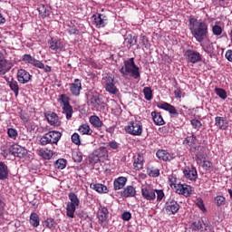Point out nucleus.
<instances>
[{
    "instance_id": "1",
    "label": "nucleus",
    "mask_w": 232,
    "mask_h": 232,
    "mask_svg": "<svg viewBox=\"0 0 232 232\" xmlns=\"http://www.w3.org/2000/svg\"><path fill=\"white\" fill-rule=\"evenodd\" d=\"M189 30L192 34V37H194L198 43H202L204 39L208 37V23L206 21L190 18Z\"/></svg>"
},
{
    "instance_id": "2",
    "label": "nucleus",
    "mask_w": 232,
    "mask_h": 232,
    "mask_svg": "<svg viewBox=\"0 0 232 232\" xmlns=\"http://www.w3.org/2000/svg\"><path fill=\"white\" fill-rule=\"evenodd\" d=\"M123 66L120 69V72L123 77H133V79H139L140 77V72H139V66L135 64L133 58H130L127 61H124Z\"/></svg>"
},
{
    "instance_id": "3",
    "label": "nucleus",
    "mask_w": 232,
    "mask_h": 232,
    "mask_svg": "<svg viewBox=\"0 0 232 232\" xmlns=\"http://www.w3.org/2000/svg\"><path fill=\"white\" fill-rule=\"evenodd\" d=\"M141 195L145 200L153 202L157 199V202H162V199L166 197L164 190L153 188L151 187H143L141 188Z\"/></svg>"
},
{
    "instance_id": "4",
    "label": "nucleus",
    "mask_w": 232,
    "mask_h": 232,
    "mask_svg": "<svg viewBox=\"0 0 232 232\" xmlns=\"http://www.w3.org/2000/svg\"><path fill=\"white\" fill-rule=\"evenodd\" d=\"M61 137H63V134L58 130H50L40 139V142L42 146H46V144H57V142L61 140Z\"/></svg>"
},
{
    "instance_id": "5",
    "label": "nucleus",
    "mask_w": 232,
    "mask_h": 232,
    "mask_svg": "<svg viewBox=\"0 0 232 232\" xmlns=\"http://www.w3.org/2000/svg\"><path fill=\"white\" fill-rule=\"evenodd\" d=\"M58 102H60L63 113L66 115V120L70 121L73 115V108L70 105V98L66 94H61L58 98Z\"/></svg>"
},
{
    "instance_id": "6",
    "label": "nucleus",
    "mask_w": 232,
    "mask_h": 232,
    "mask_svg": "<svg viewBox=\"0 0 232 232\" xmlns=\"http://www.w3.org/2000/svg\"><path fill=\"white\" fill-rule=\"evenodd\" d=\"M22 60L24 63H27L28 64H33V66H34L35 68L44 70V72H45V73H50V72H52V67H50V65H44V63H43V62L36 60L30 54H24L22 57Z\"/></svg>"
},
{
    "instance_id": "7",
    "label": "nucleus",
    "mask_w": 232,
    "mask_h": 232,
    "mask_svg": "<svg viewBox=\"0 0 232 232\" xmlns=\"http://www.w3.org/2000/svg\"><path fill=\"white\" fill-rule=\"evenodd\" d=\"M102 84L103 88H105L106 92L111 93V95H116L119 92L117 86H115V78L111 75H105L102 80Z\"/></svg>"
},
{
    "instance_id": "8",
    "label": "nucleus",
    "mask_w": 232,
    "mask_h": 232,
    "mask_svg": "<svg viewBox=\"0 0 232 232\" xmlns=\"http://www.w3.org/2000/svg\"><path fill=\"white\" fill-rule=\"evenodd\" d=\"M102 84L103 88H105L106 92L111 93V95H116L119 92L117 86H115V78L111 75H105L102 80Z\"/></svg>"
},
{
    "instance_id": "9",
    "label": "nucleus",
    "mask_w": 232,
    "mask_h": 232,
    "mask_svg": "<svg viewBox=\"0 0 232 232\" xmlns=\"http://www.w3.org/2000/svg\"><path fill=\"white\" fill-rule=\"evenodd\" d=\"M102 84L103 88H105L106 92L111 93V95H116L119 92L117 86H115V78L111 75H105L102 80Z\"/></svg>"
},
{
    "instance_id": "10",
    "label": "nucleus",
    "mask_w": 232,
    "mask_h": 232,
    "mask_svg": "<svg viewBox=\"0 0 232 232\" xmlns=\"http://www.w3.org/2000/svg\"><path fill=\"white\" fill-rule=\"evenodd\" d=\"M127 133L130 135H142V123L140 121H130L126 127Z\"/></svg>"
},
{
    "instance_id": "11",
    "label": "nucleus",
    "mask_w": 232,
    "mask_h": 232,
    "mask_svg": "<svg viewBox=\"0 0 232 232\" xmlns=\"http://www.w3.org/2000/svg\"><path fill=\"white\" fill-rule=\"evenodd\" d=\"M179 209H180V205L175 199L169 198L165 203L164 211L167 215H175L179 212Z\"/></svg>"
},
{
    "instance_id": "12",
    "label": "nucleus",
    "mask_w": 232,
    "mask_h": 232,
    "mask_svg": "<svg viewBox=\"0 0 232 232\" xmlns=\"http://www.w3.org/2000/svg\"><path fill=\"white\" fill-rule=\"evenodd\" d=\"M183 174L185 179L190 180V182H196L197 179H198V174L195 167H186L183 169Z\"/></svg>"
},
{
    "instance_id": "13",
    "label": "nucleus",
    "mask_w": 232,
    "mask_h": 232,
    "mask_svg": "<svg viewBox=\"0 0 232 232\" xmlns=\"http://www.w3.org/2000/svg\"><path fill=\"white\" fill-rule=\"evenodd\" d=\"M157 107L160 108V110H165V111H169L170 117H179V111L175 108V106L166 102H158Z\"/></svg>"
},
{
    "instance_id": "14",
    "label": "nucleus",
    "mask_w": 232,
    "mask_h": 232,
    "mask_svg": "<svg viewBox=\"0 0 232 232\" xmlns=\"http://www.w3.org/2000/svg\"><path fill=\"white\" fill-rule=\"evenodd\" d=\"M185 56L187 61H188V63H192L193 64H195V63H200V61H202V55L200 54V53L195 50H188L185 53Z\"/></svg>"
},
{
    "instance_id": "15",
    "label": "nucleus",
    "mask_w": 232,
    "mask_h": 232,
    "mask_svg": "<svg viewBox=\"0 0 232 232\" xmlns=\"http://www.w3.org/2000/svg\"><path fill=\"white\" fill-rule=\"evenodd\" d=\"M176 193L178 195H183L184 197H189L193 193L191 186L179 183L175 186Z\"/></svg>"
},
{
    "instance_id": "16",
    "label": "nucleus",
    "mask_w": 232,
    "mask_h": 232,
    "mask_svg": "<svg viewBox=\"0 0 232 232\" xmlns=\"http://www.w3.org/2000/svg\"><path fill=\"white\" fill-rule=\"evenodd\" d=\"M17 81L20 84H27L32 81V74L24 69H20L17 72Z\"/></svg>"
},
{
    "instance_id": "17",
    "label": "nucleus",
    "mask_w": 232,
    "mask_h": 232,
    "mask_svg": "<svg viewBox=\"0 0 232 232\" xmlns=\"http://www.w3.org/2000/svg\"><path fill=\"white\" fill-rule=\"evenodd\" d=\"M49 48L53 52H63L64 49V43L57 38H51L48 41Z\"/></svg>"
},
{
    "instance_id": "18",
    "label": "nucleus",
    "mask_w": 232,
    "mask_h": 232,
    "mask_svg": "<svg viewBox=\"0 0 232 232\" xmlns=\"http://www.w3.org/2000/svg\"><path fill=\"white\" fill-rule=\"evenodd\" d=\"M81 90H82V83L81 80L75 79L72 83L70 84V92L74 97L81 95Z\"/></svg>"
},
{
    "instance_id": "19",
    "label": "nucleus",
    "mask_w": 232,
    "mask_h": 232,
    "mask_svg": "<svg viewBox=\"0 0 232 232\" xmlns=\"http://www.w3.org/2000/svg\"><path fill=\"white\" fill-rule=\"evenodd\" d=\"M45 118L51 126H61V121H59V116L55 112H46Z\"/></svg>"
},
{
    "instance_id": "20",
    "label": "nucleus",
    "mask_w": 232,
    "mask_h": 232,
    "mask_svg": "<svg viewBox=\"0 0 232 232\" xmlns=\"http://www.w3.org/2000/svg\"><path fill=\"white\" fill-rule=\"evenodd\" d=\"M93 24H95V26L97 28H104L106 26V16L104 14H93Z\"/></svg>"
},
{
    "instance_id": "21",
    "label": "nucleus",
    "mask_w": 232,
    "mask_h": 232,
    "mask_svg": "<svg viewBox=\"0 0 232 232\" xmlns=\"http://www.w3.org/2000/svg\"><path fill=\"white\" fill-rule=\"evenodd\" d=\"M14 67V63L7 60H0V75L6 73V72H10Z\"/></svg>"
},
{
    "instance_id": "22",
    "label": "nucleus",
    "mask_w": 232,
    "mask_h": 232,
    "mask_svg": "<svg viewBox=\"0 0 232 232\" xmlns=\"http://www.w3.org/2000/svg\"><path fill=\"white\" fill-rule=\"evenodd\" d=\"M156 156L158 159H160V160H164L165 162H168V160H173V159H175L173 154H169L164 150H158Z\"/></svg>"
},
{
    "instance_id": "23",
    "label": "nucleus",
    "mask_w": 232,
    "mask_h": 232,
    "mask_svg": "<svg viewBox=\"0 0 232 232\" xmlns=\"http://www.w3.org/2000/svg\"><path fill=\"white\" fill-rule=\"evenodd\" d=\"M126 182H128V178L126 177H119L115 179L113 181L114 190L119 191V189H122V188L126 186Z\"/></svg>"
},
{
    "instance_id": "24",
    "label": "nucleus",
    "mask_w": 232,
    "mask_h": 232,
    "mask_svg": "<svg viewBox=\"0 0 232 232\" xmlns=\"http://www.w3.org/2000/svg\"><path fill=\"white\" fill-rule=\"evenodd\" d=\"M37 155L44 159V160H50L53 157V151L48 149H40L37 150Z\"/></svg>"
},
{
    "instance_id": "25",
    "label": "nucleus",
    "mask_w": 232,
    "mask_h": 232,
    "mask_svg": "<svg viewBox=\"0 0 232 232\" xmlns=\"http://www.w3.org/2000/svg\"><path fill=\"white\" fill-rule=\"evenodd\" d=\"M134 169L136 171H140L144 168V157L138 155L134 158L133 162Z\"/></svg>"
},
{
    "instance_id": "26",
    "label": "nucleus",
    "mask_w": 232,
    "mask_h": 232,
    "mask_svg": "<svg viewBox=\"0 0 232 232\" xmlns=\"http://www.w3.org/2000/svg\"><path fill=\"white\" fill-rule=\"evenodd\" d=\"M215 124L218 130H227V120L224 117H216L215 118Z\"/></svg>"
},
{
    "instance_id": "27",
    "label": "nucleus",
    "mask_w": 232,
    "mask_h": 232,
    "mask_svg": "<svg viewBox=\"0 0 232 232\" xmlns=\"http://www.w3.org/2000/svg\"><path fill=\"white\" fill-rule=\"evenodd\" d=\"M136 193L137 191L133 186H128L121 192V196L128 198L130 197H135Z\"/></svg>"
},
{
    "instance_id": "28",
    "label": "nucleus",
    "mask_w": 232,
    "mask_h": 232,
    "mask_svg": "<svg viewBox=\"0 0 232 232\" xmlns=\"http://www.w3.org/2000/svg\"><path fill=\"white\" fill-rule=\"evenodd\" d=\"M23 151H24V150L17 144L12 145L9 148V152L11 155H14V157H21L23 155Z\"/></svg>"
},
{
    "instance_id": "29",
    "label": "nucleus",
    "mask_w": 232,
    "mask_h": 232,
    "mask_svg": "<svg viewBox=\"0 0 232 232\" xmlns=\"http://www.w3.org/2000/svg\"><path fill=\"white\" fill-rule=\"evenodd\" d=\"M108 215H109V212L107 208L103 207L100 208L98 210V215H97L98 220L102 223L106 222V220H108Z\"/></svg>"
},
{
    "instance_id": "30",
    "label": "nucleus",
    "mask_w": 232,
    "mask_h": 232,
    "mask_svg": "<svg viewBox=\"0 0 232 232\" xmlns=\"http://www.w3.org/2000/svg\"><path fill=\"white\" fill-rule=\"evenodd\" d=\"M89 122H91L92 126L97 130H99V128H102V121H101V118L97 115L91 116L89 118Z\"/></svg>"
},
{
    "instance_id": "31",
    "label": "nucleus",
    "mask_w": 232,
    "mask_h": 232,
    "mask_svg": "<svg viewBox=\"0 0 232 232\" xmlns=\"http://www.w3.org/2000/svg\"><path fill=\"white\" fill-rule=\"evenodd\" d=\"M151 117L153 119V121L157 124V126H163V124H165L164 119L162 118L160 112L152 111Z\"/></svg>"
},
{
    "instance_id": "32",
    "label": "nucleus",
    "mask_w": 232,
    "mask_h": 232,
    "mask_svg": "<svg viewBox=\"0 0 232 232\" xmlns=\"http://www.w3.org/2000/svg\"><path fill=\"white\" fill-rule=\"evenodd\" d=\"M201 46L204 52H206V53H208L209 55H211V53L215 52V46L213 45V43H211V41L209 40L201 44Z\"/></svg>"
},
{
    "instance_id": "33",
    "label": "nucleus",
    "mask_w": 232,
    "mask_h": 232,
    "mask_svg": "<svg viewBox=\"0 0 232 232\" xmlns=\"http://www.w3.org/2000/svg\"><path fill=\"white\" fill-rule=\"evenodd\" d=\"M29 222L33 227H39V225L41 224V219L39 218V215L37 213L33 212L30 215Z\"/></svg>"
},
{
    "instance_id": "34",
    "label": "nucleus",
    "mask_w": 232,
    "mask_h": 232,
    "mask_svg": "<svg viewBox=\"0 0 232 232\" xmlns=\"http://www.w3.org/2000/svg\"><path fill=\"white\" fill-rule=\"evenodd\" d=\"M5 179H8V166L0 162V180H5Z\"/></svg>"
},
{
    "instance_id": "35",
    "label": "nucleus",
    "mask_w": 232,
    "mask_h": 232,
    "mask_svg": "<svg viewBox=\"0 0 232 232\" xmlns=\"http://www.w3.org/2000/svg\"><path fill=\"white\" fill-rule=\"evenodd\" d=\"M78 130L82 135H93V130L87 123L81 125Z\"/></svg>"
},
{
    "instance_id": "36",
    "label": "nucleus",
    "mask_w": 232,
    "mask_h": 232,
    "mask_svg": "<svg viewBox=\"0 0 232 232\" xmlns=\"http://www.w3.org/2000/svg\"><path fill=\"white\" fill-rule=\"evenodd\" d=\"M91 188H92V189H95V191H97L98 193H108V187H106V185H102L100 183L91 184Z\"/></svg>"
},
{
    "instance_id": "37",
    "label": "nucleus",
    "mask_w": 232,
    "mask_h": 232,
    "mask_svg": "<svg viewBox=\"0 0 232 232\" xmlns=\"http://www.w3.org/2000/svg\"><path fill=\"white\" fill-rule=\"evenodd\" d=\"M68 197H69V200H71V202H69L68 204L76 206V208L81 204V200H79V198L74 192H70Z\"/></svg>"
},
{
    "instance_id": "38",
    "label": "nucleus",
    "mask_w": 232,
    "mask_h": 232,
    "mask_svg": "<svg viewBox=\"0 0 232 232\" xmlns=\"http://www.w3.org/2000/svg\"><path fill=\"white\" fill-rule=\"evenodd\" d=\"M101 97H99V93H94L91 98V104L93 108H100L101 107Z\"/></svg>"
},
{
    "instance_id": "39",
    "label": "nucleus",
    "mask_w": 232,
    "mask_h": 232,
    "mask_svg": "<svg viewBox=\"0 0 232 232\" xmlns=\"http://www.w3.org/2000/svg\"><path fill=\"white\" fill-rule=\"evenodd\" d=\"M75 209H77V207L75 205H71L70 203H67L66 215L67 217H69V218H73L75 217Z\"/></svg>"
},
{
    "instance_id": "40",
    "label": "nucleus",
    "mask_w": 232,
    "mask_h": 232,
    "mask_svg": "<svg viewBox=\"0 0 232 232\" xmlns=\"http://www.w3.org/2000/svg\"><path fill=\"white\" fill-rule=\"evenodd\" d=\"M9 88L14 92L15 97L19 95V83L15 80H12L9 84Z\"/></svg>"
},
{
    "instance_id": "41",
    "label": "nucleus",
    "mask_w": 232,
    "mask_h": 232,
    "mask_svg": "<svg viewBox=\"0 0 232 232\" xmlns=\"http://www.w3.org/2000/svg\"><path fill=\"white\" fill-rule=\"evenodd\" d=\"M191 227L194 231H200V229L204 227V220H202V218H198L192 223Z\"/></svg>"
},
{
    "instance_id": "42",
    "label": "nucleus",
    "mask_w": 232,
    "mask_h": 232,
    "mask_svg": "<svg viewBox=\"0 0 232 232\" xmlns=\"http://www.w3.org/2000/svg\"><path fill=\"white\" fill-rule=\"evenodd\" d=\"M143 93L146 101H151L153 99V91L150 87H145L143 89Z\"/></svg>"
},
{
    "instance_id": "43",
    "label": "nucleus",
    "mask_w": 232,
    "mask_h": 232,
    "mask_svg": "<svg viewBox=\"0 0 232 232\" xmlns=\"http://www.w3.org/2000/svg\"><path fill=\"white\" fill-rule=\"evenodd\" d=\"M45 227L49 229H53L57 226V222H55V219L49 218L44 221Z\"/></svg>"
},
{
    "instance_id": "44",
    "label": "nucleus",
    "mask_w": 232,
    "mask_h": 232,
    "mask_svg": "<svg viewBox=\"0 0 232 232\" xmlns=\"http://www.w3.org/2000/svg\"><path fill=\"white\" fill-rule=\"evenodd\" d=\"M125 43H127V44H130V46H135V44H137V38H136V36L129 34L125 38Z\"/></svg>"
},
{
    "instance_id": "45",
    "label": "nucleus",
    "mask_w": 232,
    "mask_h": 232,
    "mask_svg": "<svg viewBox=\"0 0 232 232\" xmlns=\"http://www.w3.org/2000/svg\"><path fill=\"white\" fill-rule=\"evenodd\" d=\"M7 135H8L9 139H13V140H15V139H17V135H19V133L17 132V130L9 128V129H7Z\"/></svg>"
},
{
    "instance_id": "46",
    "label": "nucleus",
    "mask_w": 232,
    "mask_h": 232,
    "mask_svg": "<svg viewBox=\"0 0 232 232\" xmlns=\"http://www.w3.org/2000/svg\"><path fill=\"white\" fill-rule=\"evenodd\" d=\"M216 94L220 97V99L226 100L227 99V92L224 89L216 88L215 89Z\"/></svg>"
},
{
    "instance_id": "47",
    "label": "nucleus",
    "mask_w": 232,
    "mask_h": 232,
    "mask_svg": "<svg viewBox=\"0 0 232 232\" xmlns=\"http://www.w3.org/2000/svg\"><path fill=\"white\" fill-rule=\"evenodd\" d=\"M197 142V137L195 135H191L186 138L184 140V144H188V146H193Z\"/></svg>"
},
{
    "instance_id": "48",
    "label": "nucleus",
    "mask_w": 232,
    "mask_h": 232,
    "mask_svg": "<svg viewBox=\"0 0 232 232\" xmlns=\"http://www.w3.org/2000/svg\"><path fill=\"white\" fill-rule=\"evenodd\" d=\"M55 168L57 169H64V168H66V160L64 159H59L56 162H55Z\"/></svg>"
},
{
    "instance_id": "49",
    "label": "nucleus",
    "mask_w": 232,
    "mask_h": 232,
    "mask_svg": "<svg viewBox=\"0 0 232 232\" xmlns=\"http://www.w3.org/2000/svg\"><path fill=\"white\" fill-rule=\"evenodd\" d=\"M38 12H39L40 15H42L43 19H44V17H48V15H50V11L46 10V7H44V5L38 7Z\"/></svg>"
},
{
    "instance_id": "50",
    "label": "nucleus",
    "mask_w": 232,
    "mask_h": 232,
    "mask_svg": "<svg viewBox=\"0 0 232 232\" xmlns=\"http://www.w3.org/2000/svg\"><path fill=\"white\" fill-rule=\"evenodd\" d=\"M147 172L150 177H153V178L159 177V175H160V170L155 168L148 169Z\"/></svg>"
},
{
    "instance_id": "51",
    "label": "nucleus",
    "mask_w": 232,
    "mask_h": 232,
    "mask_svg": "<svg viewBox=\"0 0 232 232\" xmlns=\"http://www.w3.org/2000/svg\"><path fill=\"white\" fill-rule=\"evenodd\" d=\"M72 142H73V144H76V146H80L81 144V136L79 135V133L75 132L72 135L71 137Z\"/></svg>"
},
{
    "instance_id": "52",
    "label": "nucleus",
    "mask_w": 232,
    "mask_h": 232,
    "mask_svg": "<svg viewBox=\"0 0 232 232\" xmlns=\"http://www.w3.org/2000/svg\"><path fill=\"white\" fill-rule=\"evenodd\" d=\"M98 159H108V150H106V148L100 149Z\"/></svg>"
},
{
    "instance_id": "53",
    "label": "nucleus",
    "mask_w": 232,
    "mask_h": 232,
    "mask_svg": "<svg viewBox=\"0 0 232 232\" xmlns=\"http://www.w3.org/2000/svg\"><path fill=\"white\" fill-rule=\"evenodd\" d=\"M169 184L170 188H175L177 186V177L175 175L169 176Z\"/></svg>"
},
{
    "instance_id": "54",
    "label": "nucleus",
    "mask_w": 232,
    "mask_h": 232,
    "mask_svg": "<svg viewBox=\"0 0 232 232\" xmlns=\"http://www.w3.org/2000/svg\"><path fill=\"white\" fill-rule=\"evenodd\" d=\"M222 27L220 25H214L212 27V33L214 34V35H222Z\"/></svg>"
},
{
    "instance_id": "55",
    "label": "nucleus",
    "mask_w": 232,
    "mask_h": 232,
    "mask_svg": "<svg viewBox=\"0 0 232 232\" xmlns=\"http://www.w3.org/2000/svg\"><path fill=\"white\" fill-rule=\"evenodd\" d=\"M217 206H224L226 204V198L223 196H218L215 198Z\"/></svg>"
},
{
    "instance_id": "56",
    "label": "nucleus",
    "mask_w": 232,
    "mask_h": 232,
    "mask_svg": "<svg viewBox=\"0 0 232 232\" xmlns=\"http://www.w3.org/2000/svg\"><path fill=\"white\" fill-rule=\"evenodd\" d=\"M190 122L195 130H200L202 128V123L198 120H192Z\"/></svg>"
},
{
    "instance_id": "57",
    "label": "nucleus",
    "mask_w": 232,
    "mask_h": 232,
    "mask_svg": "<svg viewBox=\"0 0 232 232\" xmlns=\"http://www.w3.org/2000/svg\"><path fill=\"white\" fill-rule=\"evenodd\" d=\"M196 205L198 206V208H199V209H201V211H206V206H204V201L202 200V198H198Z\"/></svg>"
},
{
    "instance_id": "58",
    "label": "nucleus",
    "mask_w": 232,
    "mask_h": 232,
    "mask_svg": "<svg viewBox=\"0 0 232 232\" xmlns=\"http://www.w3.org/2000/svg\"><path fill=\"white\" fill-rule=\"evenodd\" d=\"M122 220L125 222H129V220H131V213L130 212H123L121 215Z\"/></svg>"
},
{
    "instance_id": "59",
    "label": "nucleus",
    "mask_w": 232,
    "mask_h": 232,
    "mask_svg": "<svg viewBox=\"0 0 232 232\" xmlns=\"http://www.w3.org/2000/svg\"><path fill=\"white\" fill-rule=\"evenodd\" d=\"M68 32H69L70 35H74L76 34H79V30L77 29V26H75V25H70Z\"/></svg>"
},
{
    "instance_id": "60",
    "label": "nucleus",
    "mask_w": 232,
    "mask_h": 232,
    "mask_svg": "<svg viewBox=\"0 0 232 232\" xmlns=\"http://www.w3.org/2000/svg\"><path fill=\"white\" fill-rule=\"evenodd\" d=\"M212 166H213V163H211V161L206 160V161L203 162L204 169L209 170V169H211Z\"/></svg>"
},
{
    "instance_id": "61",
    "label": "nucleus",
    "mask_w": 232,
    "mask_h": 232,
    "mask_svg": "<svg viewBox=\"0 0 232 232\" xmlns=\"http://www.w3.org/2000/svg\"><path fill=\"white\" fill-rule=\"evenodd\" d=\"M174 95L177 99H181L182 98V90L180 89H176L174 91Z\"/></svg>"
},
{
    "instance_id": "62",
    "label": "nucleus",
    "mask_w": 232,
    "mask_h": 232,
    "mask_svg": "<svg viewBox=\"0 0 232 232\" xmlns=\"http://www.w3.org/2000/svg\"><path fill=\"white\" fill-rule=\"evenodd\" d=\"M109 146H110V148H111V150H118L119 149V143H117L116 141L109 142Z\"/></svg>"
},
{
    "instance_id": "63",
    "label": "nucleus",
    "mask_w": 232,
    "mask_h": 232,
    "mask_svg": "<svg viewBox=\"0 0 232 232\" xmlns=\"http://www.w3.org/2000/svg\"><path fill=\"white\" fill-rule=\"evenodd\" d=\"M5 201H3V199H0V217L1 215H3V213H5Z\"/></svg>"
},
{
    "instance_id": "64",
    "label": "nucleus",
    "mask_w": 232,
    "mask_h": 232,
    "mask_svg": "<svg viewBox=\"0 0 232 232\" xmlns=\"http://www.w3.org/2000/svg\"><path fill=\"white\" fill-rule=\"evenodd\" d=\"M226 58L227 59V61H229L230 63H232V50H228L226 53Z\"/></svg>"
}]
</instances>
